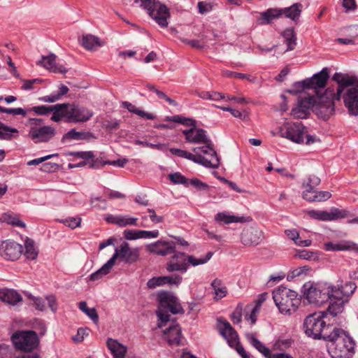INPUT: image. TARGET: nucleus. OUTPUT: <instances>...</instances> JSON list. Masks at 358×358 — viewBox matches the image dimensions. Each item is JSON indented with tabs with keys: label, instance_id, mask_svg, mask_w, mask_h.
<instances>
[{
	"label": "nucleus",
	"instance_id": "nucleus-51",
	"mask_svg": "<svg viewBox=\"0 0 358 358\" xmlns=\"http://www.w3.org/2000/svg\"><path fill=\"white\" fill-rule=\"evenodd\" d=\"M0 112L14 115H21L24 117L28 113V110L27 109H23L22 108H7L0 106Z\"/></svg>",
	"mask_w": 358,
	"mask_h": 358
},
{
	"label": "nucleus",
	"instance_id": "nucleus-57",
	"mask_svg": "<svg viewBox=\"0 0 358 358\" xmlns=\"http://www.w3.org/2000/svg\"><path fill=\"white\" fill-rule=\"evenodd\" d=\"M70 155L83 159H92L94 157V152L92 151L73 152L70 153Z\"/></svg>",
	"mask_w": 358,
	"mask_h": 358
},
{
	"label": "nucleus",
	"instance_id": "nucleus-31",
	"mask_svg": "<svg viewBox=\"0 0 358 358\" xmlns=\"http://www.w3.org/2000/svg\"><path fill=\"white\" fill-rule=\"evenodd\" d=\"M281 11L280 8H271L266 10L261 13L260 16L258 19L260 24H268L272 22L274 19H277L281 17Z\"/></svg>",
	"mask_w": 358,
	"mask_h": 358
},
{
	"label": "nucleus",
	"instance_id": "nucleus-10",
	"mask_svg": "<svg viewBox=\"0 0 358 358\" xmlns=\"http://www.w3.org/2000/svg\"><path fill=\"white\" fill-rule=\"evenodd\" d=\"M139 257V248H131L127 242H123L120 246L115 248V252L109 261L113 266L115 264L117 260L130 265L138 262Z\"/></svg>",
	"mask_w": 358,
	"mask_h": 358
},
{
	"label": "nucleus",
	"instance_id": "nucleus-54",
	"mask_svg": "<svg viewBox=\"0 0 358 358\" xmlns=\"http://www.w3.org/2000/svg\"><path fill=\"white\" fill-rule=\"evenodd\" d=\"M138 239L139 238H155L159 236V231H145V230H138Z\"/></svg>",
	"mask_w": 358,
	"mask_h": 358
},
{
	"label": "nucleus",
	"instance_id": "nucleus-64",
	"mask_svg": "<svg viewBox=\"0 0 358 358\" xmlns=\"http://www.w3.org/2000/svg\"><path fill=\"white\" fill-rule=\"evenodd\" d=\"M59 165L56 163L47 162L43 164L41 171L44 172H54L57 170Z\"/></svg>",
	"mask_w": 358,
	"mask_h": 358
},
{
	"label": "nucleus",
	"instance_id": "nucleus-46",
	"mask_svg": "<svg viewBox=\"0 0 358 358\" xmlns=\"http://www.w3.org/2000/svg\"><path fill=\"white\" fill-rule=\"evenodd\" d=\"M223 75L227 78H236L239 79H247L250 83H255L256 80L255 77H252L249 74H244L241 73L233 72L231 71H225Z\"/></svg>",
	"mask_w": 358,
	"mask_h": 358
},
{
	"label": "nucleus",
	"instance_id": "nucleus-55",
	"mask_svg": "<svg viewBox=\"0 0 358 358\" xmlns=\"http://www.w3.org/2000/svg\"><path fill=\"white\" fill-rule=\"evenodd\" d=\"M191 185L198 190H207L209 185L198 178H192L188 181V185Z\"/></svg>",
	"mask_w": 358,
	"mask_h": 358
},
{
	"label": "nucleus",
	"instance_id": "nucleus-12",
	"mask_svg": "<svg viewBox=\"0 0 358 358\" xmlns=\"http://www.w3.org/2000/svg\"><path fill=\"white\" fill-rule=\"evenodd\" d=\"M329 78V72L327 68H324L319 73L314 74L310 78H308L298 83V85L304 90H314L315 92L320 89L326 87Z\"/></svg>",
	"mask_w": 358,
	"mask_h": 358
},
{
	"label": "nucleus",
	"instance_id": "nucleus-20",
	"mask_svg": "<svg viewBox=\"0 0 358 358\" xmlns=\"http://www.w3.org/2000/svg\"><path fill=\"white\" fill-rule=\"evenodd\" d=\"M182 281V277L179 274H174L170 276L153 277L147 282V286L150 289H155L157 287L165 284L179 285Z\"/></svg>",
	"mask_w": 358,
	"mask_h": 358
},
{
	"label": "nucleus",
	"instance_id": "nucleus-50",
	"mask_svg": "<svg viewBox=\"0 0 358 358\" xmlns=\"http://www.w3.org/2000/svg\"><path fill=\"white\" fill-rule=\"evenodd\" d=\"M350 215V212L346 210H340L338 208H331L330 211L331 221L338 218H344Z\"/></svg>",
	"mask_w": 358,
	"mask_h": 358
},
{
	"label": "nucleus",
	"instance_id": "nucleus-33",
	"mask_svg": "<svg viewBox=\"0 0 358 358\" xmlns=\"http://www.w3.org/2000/svg\"><path fill=\"white\" fill-rule=\"evenodd\" d=\"M90 138H95L92 133L89 131H77L75 129H72L63 136L62 142L64 143L67 140H89Z\"/></svg>",
	"mask_w": 358,
	"mask_h": 358
},
{
	"label": "nucleus",
	"instance_id": "nucleus-43",
	"mask_svg": "<svg viewBox=\"0 0 358 358\" xmlns=\"http://www.w3.org/2000/svg\"><path fill=\"white\" fill-rule=\"evenodd\" d=\"M308 215L313 219L322 220V221H331L330 212L325 210H310L308 211Z\"/></svg>",
	"mask_w": 358,
	"mask_h": 358
},
{
	"label": "nucleus",
	"instance_id": "nucleus-18",
	"mask_svg": "<svg viewBox=\"0 0 358 358\" xmlns=\"http://www.w3.org/2000/svg\"><path fill=\"white\" fill-rule=\"evenodd\" d=\"M314 103L315 99L313 96L299 97L297 105L292 109L291 115L297 119L306 118L310 113V108Z\"/></svg>",
	"mask_w": 358,
	"mask_h": 358
},
{
	"label": "nucleus",
	"instance_id": "nucleus-30",
	"mask_svg": "<svg viewBox=\"0 0 358 358\" xmlns=\"http://www.w3.org/2000/svg\"><path fill=\"white\" fill-rule=\"evenodd\" d=\"M324 249L327 251L358 250V246L351 242H340L334 243L327 242L324 243Z\"/></svg>",
	"mask_w": 358,
	"mask_h": 358
},
{
	"label": "nucleus",
	"instance_id": "nucleus-52",
	"mask_svg": "<svg viewBox=\"0 0 358 358\" xmlns=\"http://www.w3.org/2000/svg\"><path fill=\"white\" fill-rule=\"evenodd\" d=\"M119 220L120 222L122 224H118V226L120 227H124L127 225L137 226L138 219L136 217H131L128 215H120Z\"/></svg>",
	"mask_w": 358,
	"mask_h": 358
},
{
	"label": "nucleus",
	"instance_id": "nucleus-5",
	"mask_svg": "<svg viewBox=\"0 0 358 358\" xmlns=\"http://www.w3.org/2000/svg\"><path fill=\"white\" fill-rule=\"evenodd\" d=\"M301 292L309 303L322 306L331 299L334 287L327 282L308 281L303 285Z\"/></svg>",
	"mask_w": 358,
	"mask_h": 358
},
{
	"label": "nucleus",
	"instance_id": "nucleus-61",
	"mask_svg": "<svg viewBox=\"0 0 358 358\" xmlns=\"http://www.w3.org/2000/svg\"><path fill=\"white\" fill-rule=\"evenodd\" d=\"M107 160H103L102 157L93 158L91 162L89 164V167L91 169H99L105 165H108Z\"/></svg>",
	"mask_w": 358,
	"mask_h": 358
},
{
	"label": "nucleus",
	"instance_id": "nucleus-2",
	"mask_svg": "<svg viewBox=\"0 0 358 358\" xmlns=\"http://www.w3.org/2000/svg\"><path fill=\"white\" fill-rule=\"evenodd\" d=\"M332 79L336 81L338 84L336 92H334V90L331 87H328L326 90V92L324 96L320 99L323 100L324 98L329 99V101L324 106H321L322 109H324L326 114L331 115L334 112V101H340L342 95L345 93L347 89L354 87L358 85L357 83L356 78L349 76H342L338 73H336Z\"/></svg>",
	"mask_w": 358,
	"mask_h": 358
},
{
	"label": "nucleus",
	"instance_id": "nucleus-29",
	"mask_svg": "<svg viewBox=\"0 0 358 358\" xmlns=\"http://www.w3.org/2000/svg\"><path fill=\"white\" fill-rule=\"evenodd\" d=\"M245 338L249 343L266 358H271L273 354L271 350L259 341L254 333H246Z\"/></svg>",
	"mask_w": 358,
	"mask_h": 358
},
{
	"label": "nucleus",
	"instance_id": "nucleus-41",
	"mask_svg": "<svg viewBox=\"0 0 358 358\" xmlns=\"http://www.w3.org/2000/svg\"><path fill=\"white\" fill-rule=\"evenodd\" d=\"M69 103H58L50 106V113H55L66 117L69 122Z\"/></svg>",
	"mask_w": 358,
	"mask_h": 358
},
{
	"label": "nucleus",
	"instance_id": "nucleus-6",
	"mask_svg": "<svg viewBox=\"0 0 358 358\" xmlns=\"http://www.w3.org/2000/svg\"><path fill=\"white\" fill-rule=\"evenodd\" d=\"M273 299L279 311L283 315H292L301 304L297 292L284 286H280L273 291Z\"/></svg>",
	"mask_w": 358,
	"mask_h": 358
},
{
	"label": "nucleus",
	"instance_id": "nucleus-24",
	"mask_svg": "<svg viewBox=\"0 0 358 358\" xmlns=\"http://www.w3.org/2000/svg\"><path fill=\"white\" fill-rule=\"evenodd\" d=\"M166 339L171 345H180L181 338V329L178 324L170 326L164 331Z\"/></svg>",
	"mask_w": 358,
	"mask_h": 358
},
{
	"label": "nucleus",
	"instance_id": "nucleus-63",
	"mask_svg": "<svg viewBox=\"0 0 358 358\" xmlns=\"http://www.w3.org/2000/svg\"><path fill=\"white\" fill-rule=\"evenodd\" d=\"M268 296V294L267 292H264L258 295L257 299L255 301V310H259L262 304L267 299Z\"/></svg>",
	"mask_w": 358,
	"mask_h": 358
},
{
	"label": "nucleus",
	"instance_id": "nucleus-36",
	"mask_svg": "<svg viewBox=\"0 0 358 358\" xmlns=\"http://www.w3.org/2000/svg\"><path fill=\"white\" fill-rule=\"evenodd\" d=\"M211 287L215 291V299L216 300L221 299L227 296V289L223 285L222 281L220 279L215 278L211 282Z\"/></svg>",
	"mask_w": 358,
	"mask_h": 358
},
{
	"label": "nucleus",
	"instance_id": "nucleus-13",
	"mask_svg": "<svg viewBox=\"0 0 358 358\" xmlns=\"http://www.w3.org/2000/svg\"><path fill=\"white\" fill-rule=\"evenodd\" d=\"M305 129L306 127L301 122L286 123L280 127V134L282 137L301 143L303 142Z\"/></svg>",
	"mask_w": 358,
	"mask_h": 358
},
{
	"label": "nucleus",
	"instance_id": "nucleus-47",
	"mask_svg": "<svg viewBox=\"0 0 358 358\" xmlns=\"http://www.w3.org/2000/svg\"><path fill=\"white\" fill-rule=\"evenodd\" d=\"M169 178L174 184H182L188 187V180L179 172L169 174Z\"/></svg>",
	"mask_w": 358,
	"mask_h": 358
},
{
	"label": "nucleus",
	"instance_id": "nucleus-21",
	"mask_svg": "<svg viewBox=\"0 0 358 358\" xmlns=\"http://www.w3.org/2000/svg\"><path fill=\"white\" fill-rule=\"evenodd\" d=\"M262 231L257 228L250 227L241 234V242L247 246L257 245L262 241Z\"/></svg>",
	"mask_w": 358,
	"mask_h": 358
},
{
	"label": "nucleus",
	"instance_id": "nucleus-48",
	"mask_svg": "<svg viewBox=\"0 0 358 358\" xmlns=\"http://www.w3.org/2000/svg\"><path fill=\"white\" fill-rule=\"evenodd\" d=\"M295 257L306 260H315L317 259V254L307 250H299L295 255Z\"/></svg>",
	"mask_w": 358,
	"mask_h": 358
},
{
	"label": "nucleus",
	"instance_id": "nucleus-38",
	"mask_svg": "<svg viewBox=\"0 0 358 358\" xmlns=\"http://www.w3.org/2000/svg\"><path fill=\"white\" fill-rule=\"evenodd\" d=\"M13 134H18V130L15 128L10 127L0 121V140L10 141L13 135Z\"/></svg>",
	"mask_w": 358,
	"mask_h": 358
},
{
	"label": "nucleus",
	"instance_id": "nucleus-19",
	"mask_svg": "<svg viewBox=\"0 0 358 358\" xmlns=\"http://www.w3.org/2000/svg\"><path fill=\"white\" fill-rule=\"evenodd\" d=\"M147 250L159 256H166L174 252L176 243L173 241H166L159 240L146 246Z\"/></svg>",
	"mask_w": 358,
	"mask_h": 358
},
{
	"label": "nucleus",
	"instance_id": "nucleus-28",
	"mask_svg": "<svg viewBox=\"0 0 358 358\" xmlns=\"http://www.w3.org/2000/svg\"><path fill=\"white\" fill-rule=\"evenodd\" d=\"M287 45L286 52L294 50L296 46V34L294 27L286 28L280 33Z\"/></svg>",
	"mask_w": 358,
	"mask_h": 358
},
{
	"label": "nucleus",
	"instance_id": "nucleus-60",
	"mask_svg": "<svg viewBox=\"0 0 358 358\" xmlns=\"http://www.w3.org/2000/svg\"><path fill=\"white\" fill-rule=\"evenodd\" d=\"M345 35L354 41L358 36V25L353 24L345 29Z\"/></svg>",
	"mask_w": 358,
	"mask_h": 358
},
{
	"label": "nucleus",
	"instance_id": "nucleus-62",
	"mask_svg": "<svg viewBox=\"0 0 358 358\" xmlns=\"http://www.w3.org/2000/svg\"><path fill=\"white\" fill-rule=\"evenodd\" d=\"M306 189L303 193V198L310 202H314L315 189L312 187H306Z\"/></svg>",
	"mask_w": 358,
	"mask_h": 358
},
{
	"label": "nucleus",
	"instance_id": "nucleus-56",
	"mask_svg": "<svg viewBox=\"0 0 358 358\" xmlns=\"http://www.w3.org/2000/svg\"><path fill=\"white\" fill-rule=\"evenodd\" d=\"M62 222L66 226L75 229L80 225L81 218L80 217H69L62 220Z\"/></svg>",
	"mask_w": 358,
	"mask_h": 358
},
{
	"label": "nucleus",
	"instance_id": "nucleus-25",
	"mask_svg": "<svg viewBox=\"0 0 358 358\" xmlns=\"http://www.w3.org/2000/svg\"><path fill=\"white\" fill-rule=\"evenodd\" d=\"M303 5L300 3H295L291 6L280 8L281 16L284 15L297 23L302 12Z\"/></svg>",
	"mask_w": 358,
	"mask_h": 358
},
{
	"label": "nucleus",
	"instance_id": "nucleus-44",
	"mask_svg": "<svg viewBox=\"0 0 358 358\" xmlns=\"http://www.w3.org/2000/svg\"><path fill=\"white\" fill-rule=\"evenodd\" d=\"M212 153L210 154V156L213 158L212 160H208L206 157H204L203 162L201 164L205 167L207 168H213V169H217L219 166L220 164V159L217 156V154L216 151L215 150L214 148L213 147V150H210Z\"/></svg>",
	"mask_w": 358,
	"mask_h": 358
},
{
	"label": "nucleus",
	"instance_id": "nucleus-37",
	"mask_svg": "<svg viewBox=\"0 0 358 358\" xmlns=\"http://www.w3.org/2000/svg\"><path fill=\"white\" fill-rule=\"evenodd\" d=\"M113 267V266L108 259V262L104 264L101 268L90 275V280L91 281H96L101 279L104 275L109 273Z\"/></svg>",
	"mask_w": 358,
	"mask_h": 358
},
{
	"label": "nucleus",
	"instance_id": "nucleus-40",
	"mask_svg": "<svg viewBox=\"0 0 358 358\" xmlns=\"http://www.w3.org/2000/svg\"><path fill=\"white\" fill-rule=\"evenodd\" d=\"M244 218L243 217H236L234 215H229L224 213H219L215 216V220L217 222H223L225 224L234 222H242Z\"/></svg>",
	"mask_w": 358,
	"mask_h": 358
},
{
	"label": "nucleus",
	"instance_id": "nucleus-27",
	"mask_svg": "<svg viewBox=\"0 0 358 358\" xmlns=\"http://www.w3.org/2000/svg\"><path fill=\"white\" fill-rule=\"evenodd\" d=\"M0 299L8 304L14 306L21 301L22 297L14 289H0Z\"/></svg>",
	"mask_w": 358,
	"mask_h": 358
},
{
	"label": "nucleus",
	"instance_id": "nucleus-49",
	"mask_svg": "<svg viewBox=\"0 0 358 358\" xmlns=\"http://www.w3.org/2000/svg\"><path fill=\"white\" fill-rule=\"evenodd\" d=\"M28 112L33 111L38 115H48L50 113V106H38L27 108Z\"/></svg>",
	"mask_w": 358,
	"mask_h": 358
},
{
	"label": "nucleus",
	"instance_id": "nucleus-42",
	"mask_svg": "<svg viewBox=\"0 0 358 358\" xmlns=\"http://www.w3.org/2000/svg\"><path fill=\"white\" fill-rule=\"evenodd\" d=\"M146 88L148 90L155 92L159 99L166 100L170 105L173 106H178V103L175 100H173V99H171L170 97H169L162 91H160V90H157L155 87V85H153L152 84H147L146 85Z\"/></svg>",
	"mask_w": 358,
	"mask_h": 358
},
{
	"label": "nucleus",
	"instance_id": "nucleus-26",
	"mask_svg": "<svg viewBox=\"0 0 358 358\" xmlns=\"http://www.w3.org/2000/svg\"><path fill=\"white\" fill-rule=\"evenodd\" d=\"M106 345L110 350L113 358H124L127 349V347L118 343L113 338H108Z\"/></svg>",
	"mask_w": 358,
	"mask_h": 358
},
{
	"label": "nucleus",
	"instance_id": "nucleus-59",
	"mask_svg": "<svg viewBox=\"0 0 358 358\" xmlns=\"http://www.w3.org/2000/svg\"><path fill=\"white\" fill-rule=\"evenodd\" d=\"M320 181L321 180L320 178L313 175L308 178V181L306 182V183L303 182L302 184V186L303 187H312L313 189H315V187L320 185Z\"/></svg>",
	"mask_w": 358,
	"mask_h": 358
},
{
	"label": "nucleus",
	"instance_id": "nucleus-45",
	"mask_svg": "<svg viewBox=\"0 0 358 358\" xmlns=\"http://www.w3.org/2000/svg\"><path fill=\"white\" fill-rule=\"evenodd\" d=\"M171 121L180 123L185 126H191L192 127L196 126V121L192 118L185 117L182 115H174L172 116L170 119Z\"/></svg>",
	"mask_w": 358,
	"mask_h": 358
},
{
	"label": "nucleus",
	"instance_id": "nucleus-3",
	"mask_svg": "<svg viewBox=\"0 0 358 358\" xmlns=\"http://www.w3.org/2000/svg\"><path fill=\"white\" fill-rule=\"evenodd\" d=\"M326 317L324 312H317L307 316L303 322L305 334L313 339L326 341L330 338L331 331H334L335 327L331 324H327L324 320Z\"/></svg>",
	"mask_w": 358,
	"mask_h": 358
},
{
	"label": "nucleus",
	"instance_id": "nucleus-53",
	"mask_svg": "<svg viewBox=\"0 0 358 358\" xmlns=\"http://www.w3.org/2000/svg\"><path fill=\"white\" fill-rule=\"evenodd\" d=\"M43 82V80L41 78H35L31 80H23V85L21 87L22 90H31L34 89V85L35 84H41Z\"/></svg>",
	"mask_w": 358,
	"mask_h": 358
},
{
	"label": "nucleus",
	"instance_id": "nucleus-39",
	"mask_svg": "<svg viewBox=\"0 0 358 358\" xmlns=\"http://www.w3.org/2000/svg\"><path fill=\"white\" fill-rule=\"evenodd\" d=\"M24 255L27 259H35L38 256V251L36 250L34 241L29 238H27L24 241Z\"/></svg>",
	"mask_w": 358,
	"mask_h": 358
},
{
	"label": "nucleus",
	"instance_id": "nucleus-15",
	"mask_svg": "<svg viewBox=\"0 0 358 358\" xmlns=\"http://www.w3.org/2000/svg\"><path fill=\"white\" fill-rule=\"evenodd\" d=\"M23 252L22 245L13 241H3L0 245V256L6 260H17Z\"/></svg>",
	"mask_w": 358,
	"mask_h": 358
},
{
	"label": "nucleus",
	"instance_id": "nucleus-1",
	"mask_svg": "<svg viewBox=\"0 0 358 358\" xmlns=\"http://www.w3.org/2000/svg\"><path fill=\"white\" fill-rule=\"evenodd\" d=\"M327 341L332 342L330 350L332 358H352L355 354V342L350 334L342 329L334 327Z\"/></svg>",
	"mask_w": 358,
	"mask_h": 358
},
{
	"label": "nucleus",
	"instance_id": "nucleus-34",
	"mask_svg": "<svg viewBox=\"0 0 358 358\" xmlns=\"http://www.w3.org/2000/svg\"><path fill=\"white\" fill-rule=\"evenodd\" d=\"M81 45L87 50H94L96 48L102 46L103 43L98 37L86 34L83 36Z\"/></svg>",
	"mask_w": 358,
	"mask_h": 358
},
{
	"label": "nucleus",
	"instance_id": "nucleus-14",
	"mask_svg": "<svg viewBox=\"0 0 358 358\" xmlns=\"http://www.w3.org/2000/svg\"><path fill=\"white\" fill-rule=\"evenodd\" d=\"M182 134L187 142L198 144L203 143L206 145V148L210 150H213V144L211 140L207 136L206 130L196 128V126L189 129L183 130Z\"/></svg>",
	"mask_w": 358,
	"mask_h": 358
},
{
	"label": "nucleus",
	"instance_id": "nucleus-16",
	"mask_svg": "<svg viewBox=\"0 0 358 358\" xmlns=\"http://www.w3.org/2000/svg\"><path fill=\"white\" fill-rule=\"evenodd\" d=\"M55 134V129L50 126L31 127L29 136L36 143H45L51 140Z\"/></svg>",
	"mask_w": 358,
	"mask_h": 358
},
{
	"label": "nucleus",
	"instance_id": "nucleus-7",
	"mask_svg": "<svg viewBox=\"0 0 358 358\" xmlns=\"http://www.w3.org/2000/svg\"><path fill=\"white\" fill-rule=\"evenodd\" d=\"M159 308L157 315L162 322H167L170 320V315L168 312L173 315L183 314L182 308L178 299L168 292H161L157 296Z\"/></svg>",
	"mask_w": 358,
	"mask_h": 358
},
{
	"label": "nucleus",
	"instance_id": "nucleus-4",
	"mask_svg": "<svg viewBox=\"0 0 358 358\" xmlns=\"http://www.w3.org/2000/svg\"><path fill=\"white\" fill-rule=\"evenodd\" d=\"M166 264V269L169 273L178 271L185 273L187 271L189 266H196L206 264L212 257L213 252L209 251L204 257L196 258L193 255H187L185 252L174 250Z\"/></svg>",
	"mask_w": 358,
	"mask_h": 358
},
{
	"label": "nucleus",
	"instance_id": "nucleus-8",
	"mask_svg": "<svg viewBox=\"0 0 358 358\" xmlns=\"http://www.w3.org/2000/svg\"><path fill=\"white\" fill-rule=\"evenodd\" d=\"M141 2V6L148 11L150 16L162 28L169 25L168 19L171 17L169 8L164 3L155 0H135Z\"/></svg>",
	"mask_w": 358,
	"mask_h": 358
},
{
	"label": "nucleus",
	"instance_id": "nucleus-22",
	"mask_svg": "<svg viewBox=\"0 0 358 358\" xmlns=\"http://www.w3.org/2000/svg\"><path fill=\"white\" fill-rule=\"evenodd\" d=\"M333 287V296L342 299L343 296H345L346 297L345 299H348V298L352 296L355 292L357 288V285L353 282H347L345 283V285H343V280L338 279L337 280L336 286Z\"/></svg>",
	"mask_w": 358,
	"mask_h": 358
},
{
	"label": "nucleus",
	"instance_id": "nucleus-17",
	"mask_svg": "<svg viewBox=\"0 0 358 358\" xmlns=\"http://www.w3.org/2000/svg\"><path fill=\"white\" fill-rule=\"evenodd\" d=\"M93 114L92 110L84 106L69 103V122H85L93 116Z\"/></svg>",
	"mask_w": 358,
	"mask_h": 358
},
{
	"label": "nucleus",
	"instance_id": "nucleus-11",
	"mask_svg": "<svg viewBox=\"0 0 358 358\" xmlns=\"http://www.w3.org/2000/svg\"><path fill=\"white\" fill-rule=\"evenodd\" d=\"M11 340L16 349L29 352L35 349L39 340L34 331H18L13 334Z\"/></svg>",
	"mask_w": 358,
	"mask_h": 358
},
{
	"label": "nucleus",
	"instance_id": "nucleus-9",
	"mask_svg": "<svg viewBox=\"0 0 358 358\" xmlns=\"http://www.w3.org/2000/svg\"><path fill=\"white\" fill-rule=\"evenodd\" d=\"M217 326L219 333L231 348H234L242 358H250L249 355L239 342L237 332L227 320L222 317L218 318Z\"/></svg>",
	"mask_w": 358,
	"mask_h": 358
},
{
	"label": "nucleus",
	"instance_id": "nucleus-35",
	"mask_svg": "<svg viewBox=\"0 0 358 358\" xmlns=\"http://www.w3.org/2000/svg\"><path fill=\"white\" fill-rule=\"evenodd\" d=\"M122 105L124 108H127L130 113L138 115L141 117H145L148 120H154L155 116L152 113H148L144 110H140L136 106L128 101H123Z\"/></svg>",
	"mask_w": 358,
	"mask_h": 358
},
{
	"label": "nucleus",
	"instance_id": "nucleus-32",
	"mask_svg": "<svg viewBox=\"0 0 358 358\" xmlns=\"http://www.w3.org/2000/svg\"><path fill=\"white\" fill-rule=\"evenodd\" d=\"M329 300L331 302L327 308V311L330 315L334 317L343 313L344 310V304L348 301V299L336 298L334 296H331V299Z\"/></svg>",
	"mask_w": 358,
	"mask_h": 358
},
{
	"label": "nucleus",
	"instance_id": "nucleus-23",
	"mask_svg": "<svg viewBox=\"0 0 358 358\" xmlns=\"http://www.w3.org/2000/svg\"><path fill=\"white\" fill-rule=\"evenodd\" d=\"M56 55L50 53L48 56H42L41 59L37 62V64L41 65L53 73H65L67 69L62 65L56 63Z\"/></svg>",
	"mask_w": 358,
	"mask_h": 358
},
{
	"label": "nucleus",
	"instance_id": "nucleus-58",
	"mask_svg": "<svg viewBox=\"0 0 358 358\" xmlns=\"http://www.w3.org/2000/svg\"><path fill=\"white\" fill-rule=\"evenodd\" d=\"M331 196L329 192L327 191H316L315 192V198L313 199L314 202H321L328 200Z\"/></svg>",
	"mask_w": 358,
	"mask_h": 358
}]
</instances>
